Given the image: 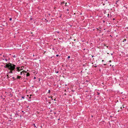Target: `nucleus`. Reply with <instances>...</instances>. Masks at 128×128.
<instances>
[{
    "label": "nucleus",
    "mask_w": 128,
    "mask_h": 128,
    "mask_svg": "<svg viewBox=\"0 0 128 128\" xmlns=\"http://www.w3.org/2000/svg\"><path fill=\"white\" fill-rule=\"evenodd\" d=\"M67 3H66L65 4V6H67Z\"/></svg>",
    "instance_id": "nucleus-19"
},
{
    "label": "nucleus",
    "mask_w": 128,
    "mask_h": 128,
    "mask_svg": "<svg viewBox=\"0 0 128 128\" xmlns=\"http://www.w3.org/2000/svg\"><path fill=\"white\" fill-rule=\"evenodd\" d=\"M5 60H6V62H7L8 60L6 58H5Z\"/></svg>",
    "instance_id": "nucleus-10"
},
{
    "label": "nucleus",
    "mask_w": 128,
    "mask_h": 128,
    "mask_svg": "<svg viewBox=\"0 0 128 128\" xmlns=\"http://www.w3.org/2000/svg\"><path fill=\"white\" fill-rule=\"evenodd\" d=\"M16 66L14 64H12L9 63V66L8 69L10 70H14Z\"/></svg>",
    "instance_id": "nucleus-1"
},
{
    "label": "nucleus",
    "mask_w": 128,
    "mask_h": 128,
    "mask_svg": "<svg viewBox=\"0 0 128 128\" xmlns=\"http://www.w3.org/2000/svg\"><path fill=\"white\" fill-rule=\"evenodd\" d=\"M54 114H56V113L55 112H54Z\"/></svg>",
    "instance_id": "nucleus-26"
},
{
    "label": "nucleus",
    "mask_w": 128,
    "mask_h": 128,
    "mask_svg": "<svg viewBox=\"0 0 128 128\" xmlns=\"http://www.w3.org/2000/svg\"><path fill=\"white\" fill-rule=\"evenodd\" d=\"M70 58V56H68V58Z\"/></svg>",
    "instance_id": "nucleus-20"
},
{
    "label": "nucleus",
    "mask_w": 128,
    "mask_h": 128,
    "mask_svg": "<svg viewBox=\"0 0 128 128\" xmlns=\"http://www.w3.org/2000/svg\"><path fill=\"white\" fill-rule=\"evenodd\" d=\"M5 22L6 24V25H7V24L6 23V22Z\"/></svg>",
    "instance_id": "nucleus-17"
},
{
    "label": "nucleus",
    "mask_w": 128,
    "mask_h": 128,
    "mask_svg": "<svg viewBox=\"0 0 128 128\" xmlns=\"http://www.w3.org/2000/svg\"><path fill=\"white\" fill-rule=\"evenodd\" d=\"M113 20H114V18H113Z\"/></svg>",
    "instance_id": "nucleus-28"
},
{
    "label": "nucleus",
    "mask_w": 128,
    "mask_h": 128,
    "mask_svg": "<svg viewBox=\"0 0 128 128\" xmlns=\"http://www.w3.org/2000/svg\"><path fill=\"white\" fill-rule=\"evenodd\" d=\"M56 56H58V54H57L56 55Z\"/></svg>",
    "instance_id": "nucleus-21"
},
{
    "label": "nucleus",
    "mask_w": 128,
    "mask_h": 128,
    "mask_svg": "<svg viewBox=\"0 0 128 128\" xmlns=\"http://www.w3.org/2000/svg\"><path fill=\"white\" fill-rule=\"evenodd\" d=\"M22 98L24 99V96H22Z\"/></svg>",
    "instance_id": "nucleus-13"
},
{
    "label": "nucleus",
    "mask_w": 128,
    "mask_h": 128,
    "mask_svg": "<svg viewBox=\"0 0 128 128\" xmlns=\"http://www.w3.org/2000/svg\"><path fill=\"white\" fill-rule=\"evenodd\" d=\"M60 120V118H59V119H58V120Z\"/></svg>",
    "instance_id": "nucleus-25"
},
{
    "label": "nucleus",
    "mask_w": 128,
    "mask_h": 128,
    "mask_svg": "<svg viewBox=\"0 0 128 128\" xmlns=\"http://www.w3.org/2000/svg\"><path fill=\"white\" fill-rule=\"evenodd\" d=\"M50 90H49L48 91V93H50Z\"/></svg>",
    "instance_id": "nucleus-16"
},
{
    "label": "nucleus",
    "mask_w": 128,
    "mask_h": 128,
    "mask_svg": "<svg viewBox=\"0 0 128 128\" xmlns=\"http://www.w3.org/2000/svg\"><path fill=\"white\" fill-rule=\"evenodd\" d=\"M16 71L18 72L20 71L21 70H22V69L20 67H17L16 68Z\"/></svg>",
    "instance_id": "nucleus-2"
},
{
    "label": "nucleus",
    "mask_w": 128,
    "mask_h": 128,
    "mask_svg": "<svg viewBox=\"0 0 128 128\" xmlns=\"http://www.w3.org/2000/svg\"><path fill=\"white\" fill-rule=\"evenodd\" d=\"M12 78L14 79V80H16V79L14 78V77H12Z\"/></svg>",
    "instance_id": "nucleus-15"
},
{
    "label": "nucleus",
    "mask_w": 128,
    "mask_h": 128,
    "mask_svg": "<svg viewBox=\"0 0 128 128\" xmlns=\"http://www.w3.org/2000/svg\"><path fill=\"white\" fill-rule=\"evenodd\" d=\"M22 73L23 74H25L26 73V71H25L24 70H23L22 71Z\"/></svg>",
    "instance_id": "nucleus-5"
},
{
    "label": "nucleus",
    "mask_w": 128,
    "mask_h": 128,
    "mask_svg": "<svg viewBox=\"0 0 128 128\" xmlns=\"http://www.w3.org/2000/svg\"><path fill=\"white\" fill-rule=\"evenodd\" d=\"M9 67V63L8 64H6V65L4 66L5 68H8Z\"/></svg>",
    "instance_id": "nucleus-3"
},
{
    "label": "nucleus",
    "mask_w": 128,
    "mask_h": 128,
    "mask_svg": "<svg viewBox=\"0 0 128 128\" xmlns=\"http://www.w3.org/2000/svg\"><path fill=\"white\" fill-rule=\"evenodd\" d=\"M64 4V2H62V4Z\"/></svg>",
    "instance_id": "nucleus-18"
},
{
    "label": "nucleus",
    "mask_w": 128,
    "mask_h": 128,
    "mask_svg": "<svg viewBox=\"0 0 128 128\" xmlns=\"http://www.w3.org/2000/svg\"><path fill=\"white\" fill-rule=\"evenodd\" d=\"M30 75V74L29 73H27L26 74V76H29Z\"/></svg>",
    "instance_id": "nucleus-7"
},
{
    "label": "nucleus",
    "mask_w": 128,
    "mask_h": 128,
    "mask_svg": "<svg viewBox=\"0 0 128 128\" xmlns=\"http://www.w3.org/2000/svg\"><path fill=\"white\" fill-rule=\"evenodd\" d=\"M46 21H47V22H48V20H47Z\"/></svg>",
    "instance_id": "nucleus-31"
},
{
    "label": "nucleus",
    "mask_w": 128,
    "mask_h": 128,
    "mask_svg": "<svg viewBox=\"0 0 128 128\" xmlns=\"http://www.w3.org/2000/svg\"><path fill=\"white\" fill-rule=\"evenodd\" d=\"M34 126H35V127H36V126H35V125H34Z\"/></svg>",
    "instance_id": "nucleus-35"
},
{
    "label": "nucleus",
    "mask_w": 128,
    "mask_h": 128,
    "mask_svg": "<svg viewBox=\"0 0 128 128\" xmlns=\"http://www.w3.org/2000/svg\"><path fill=\"white\" fill-rule=\"evenodd\" d=\"M102 62H104V60H102Z\"/></svg>",
    "instance_id": "nucleus-22"
},
{
    "label": "nucleus",
    "mask_w": 128,
    "mask_h": 128,
    "mask_svg": "<svg viewBox=\"0 0 128 128\" xmlns=\"http://www.w3.org/2000/svg\"><path fill=\"white\" fill-rule=\"evenodd\" d=\"M13 70H10V71L8 72V74H10V73H12V71Z\"/></svg>",
    "instance_id": "nucleus-6"
},
{
    "label": "nucleus",
    "mask_w": 128,
    "mask_h": 128,
    "mask_svg": "<svg viewBox=\"0 0 128 128\" xmlns=\"http://www.w3.org/2000/svg\"><path fill=\"white\" fill-rule=\"evenodd\" d=\"M12 57L13 58H15L16 57V56L15 55H14L12 56Z\"/></svg>",
    "instance_id": "nucleus-8"
},
{
    "label": "nucleus",
    "mask_w": 128,
    "mask_h": 128,
    "mask_svg": "<svg viewBox=\"0 0 128 128\" xmlns=\"http://www.w3.org/2000/svg\"><path fill=\"white\" fill-rule=\"evenodd\" d=\"M36 78L35 77H34V78Z\"/></svg>",
    "instance_id": "nucleus-30"
},
{
    "label": "nucleus",
    "mask_w": 128,
    "mask_h": 128,
    "mask_svg": "<svg viewBox=\"0 0 128 128\" xmlns=\"http://www.w3.org/2000/svg\"><path fill=\"white\" fill-rule=\"evenodd\" d=\"M93 56H92V57H93Z\"/></svg>",
    "instance_id": "nucleus-27"
},
{
    "label": "nucleus",
    "mask_w": 128,
    "mask_h": 128,
    "mask_svg": "<svg viewBox=\"0 0 128 128\" xmlns=\"http://www.w3.org/2000/svg\"><path fill=\"white\" fill-rule=\"evenodd\" d=\"M17 78L18 79H20L21 78V77L20 76H17Z\"/></svg>",
    "instance_id": "nucleus-4"
},
{
    "label": "nucleus",
    "mask_w": 128,
    "mask_h": 128,
    "mask_svg": "<svg viewBox=\"0 0 128 128\" xmlns=\"http://www.w3.org/2000/svg\"><path fill=\"white\" fill-rule=\"evenodd\" d=\"M22 72H20V75H22Z\"/></svg>",
    "instance_id": "nucleus-12"
},
{
    "label": "nucleus",
    "mask_w": 128,
    "mask_h": 128,
    "mask_svg": "<svg viewBox=\"0 0 128 128\" xmlns=\"http://www.w3.org/2000/svg\"><path fill=\"white\" fill-rule=\"evenodd\" d=\"M58 72H57L56 73H58Z\"/></svg>",
    "instance_id": "nucleus-33"
},
{
    "label": "nucleus",
    "mask_w": 128,
    "mask_h": 128,
    "mask_svg": "<svg viewBox=\"0 0 128 128\" xmlns=\"http://www.w3.org/2000/svg\"><path fill=\"white\" fill-rule=\"evenodd\" d=\"M34 125H35V124H34Z\"/></svg>",
    "instance_id": "nucleus-32"
},
{
    "label": "nucleus",
    "mask_w": 128,
    "mask_h": 128,
    "mask_svg": "<svg viewBox=\"0 0 128 128\" xmlns=\"http://www.w3.org/2000/svg\"><path fill=\"white\" fill-rule=\"evenodd\" d=\"M104 64V65H106V64Z\"/></svg>",
    "instance_id": "nucleus-23"
},
{
    "label": "nucleus",
    "mask_w": 128,
    "mask_h": 128,
    "mask_svg": "<svg viewBox=\"0 0 128 128\" xmlns=\"http://www.w3.org/2000/svg\"><path fill=\"white\" fill-rule=\"evenodd\" d=\"M124 40H125H125H125V39H124Z\"/></svg>",
    "instance_id": "nucleus-29"
},
{
    "label": "nucleus",
    "mask_w": 128,
    "mask_h": 128,
    "mask_svg": "<svg viewBox=\"0 0 128 128\" xmlns=\"http://www.w3.org/2000/svg\"><path fill=\"white\" fill-rule=\"evenodd\" d=\"M97 94V95H99L100 94V93L98 92H97L96 93Z\"/></svg>",
    "instance_id": "nucleus-9"
},
{
    "label": "nucleus",
    "mask_w": 128,
    "mask_h": 128,
    "mask_svg": "<svg viewBox=\"0 0 128 128\" xmlns=\"http://www.w3.org/2000/svg\"><path fill=\"white\" fill-rule=\"evenodd\" d=\"M12 20V18H10V20Z\"/></svg>",
    "instance_id": "nucleus-14"
},
{
    "label": "nucleus",
    "mask_w": 128,
    "mask_h": 128,
    "mask_svg": "<svg viewBox=\"0 0 128 128\" xmlns=\"http://www.w3.org/2000/svg\"><path fill=\"white\" fill-rule=\"evenodd\" d=\"M54 100H56V99H55Z\"/></svg>",
    "instance_id": "nucleus-24"
},
{
    "label": "nucleus",
    "mask_w": 128,
    "mask_h": 128,
    "mask_svg": "<svg viewBox=\"0 0 128 128\" xmlns=\"http://www.w3.org/2000/svg\"><path fill=\"white\" fill-rule=\"evenodd\" d=\"M34 126H35V127H36V126H35V125H34Z\"/></svg>",
    "instance_id": "nucleus-34"
},
{
    "label": "nucleus",
    "mask_w": 128,
    "mask_h": 128,
    "mask_svg": "<svg viewBox=\"0 0 128 128\" xmlns=\"http://www.w3.org/2000/svg\"><path fill=\"white\" fill-rule=\"evenodd\" d=\"M7 78H9L8 75H7Z\"/></svg>",
    "instance_id": "nucleus-11"
}]
</instances>
